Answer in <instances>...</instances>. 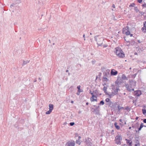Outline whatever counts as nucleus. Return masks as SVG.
<instances>
[{"label": "nucleus", "instance_id": "nucleus-9", "mask_svg": "<svg viewBox=\"0 0 146 146\" xmlns=\"http://www.w3.org/2000/svg\"><path fill=\"white\" fill-rule=\"evenodd\" d=\"M130 85L132 88L134 87L136 85V82L133 80L129 81Z\"/></svg>", "mask_w": 146, "mask_h": 146}, {"label": "nucleus", "instance_id": "nucleus-13", "mask_svg": "<svg viewBox=\"0 0 146 146\" xmlns=\"http://www.w3.org/2000/svg\"><path fill=\"white\" fill-rule=\"evenodd\" d=\"M143 27L141 28V30L144 33H146V21H145L143 23Z\"/></svg>", "mask_w": 146, "mask_h": 146}, {"label": "nucleus", "instance_id": "nucleus-41", "mask_svg": "<svg viewBox=\"0 0 146 146\" xmlns=\"http://www.w3.org/2000/svg\"><path fill=\"white\" fill-rule=\"evenodd\" d=\"M15 4L14 3H12L10 7L11 8Z\"/></svg>", "mask_w": 146, "mask_h": 146}, {"label": "nucleus", "instance_id": "nucleus-19", "mask_svg": "<svg viewBox=\"0 0 146 146\" xmlns=\"http://www.w3.org/2000/svg\"><path fill=\"white\" fill-rule=\"evenodd\" d=\"M115 127L116 128L117 130H119L120 129V127L118 125H117V123L115 122L114 124Z\"/></svg>", "mask_w": 146, "mask_h": 146}, {"label": "nucleus", "instance_id": "nucleus-23", "mask_svg": "<svg viewBox=\"0 0 146 146\" xmlns=\"http://www.w3.org/2000/svg\"><path fill=\"white\" fill-rule=\"evenodd\" d=\"M29 61L26 60V61H23V63L22 64V66H23L25 65L27 63H29Z\"/></svg>", "mask_w": 146, "mask_h": 146}, {"label": "nucleus", "instance_id": "nucleus-38", "mask_svg": "<svg viewBox=\"0 0 146 146\" xmlns=\"http://www.w3.org/2000/svg\"><path fill=\"white\" fill-rule=\"evenodd\" d=\"M108 46V45L107 44H104L103 45V46L104 47V48H105V47H107V46Z\"/></svg>", "mask_w": 146, "mask_h": 146}, {"label": "nucleus", "instance_id": "nucleus-18", "mask_svg": "<svg viewBox=\"0 0 146 146\" xmlns=\"http://www.w3.org/2000/svg\"><path fill=\"white\" fill-rule=\"evenodd\" d=\"M126 143L127 144H129L130 146H131L132 145V141H130V140L127 139H126Z\"/></svg>", "mask_w": 146, "mask_h": 146}, {"label": "nucleus", "instance_id": "nucleus-62", "mask_svg": "<svg viewBox=\"0 0 146 146\" xmlns=\"http://www.w3.org/2000/svg\"><path fill=\"white\" fill-rule=\"evenodd\" d=\"M68 72V70H66V72Z\"/></svg>", "mask_w": 146, "mask_h": 146}, {"label": "nucleus", "instance_id": "nucleus-10", "mask_svg": "<svg viewBox=\"0 0 146 146\" xmlns=\"http://www.w3.org/2000/svg\"><path fill=\"white\" fill-rule=\"evenodd\" d=\"M110 71L106 70V72H105L104 73V76H105L106 77H107L109 78H111V74L110 73Z\"/></svg>", "mask_w": 146, "mask_h": 146}, {"label": "nucleus", "instance_id": "nucleus-63", "mask_svg": "<svg viewBox=\"0 0 146 146\" xmlns=\"http://www.w3.org/2000/svg\"><path fill=\"white\" fill-rule=\"evenodd\" d=\"M36 79L35 80V81H34V82H36Z\"/></svg>", "mask_w": 146, "mask_h": 146}, {"label": "nucleus", "instance_id": "nucleus-31", "mask_svg": "<svg viewBox=\"0 0 146 146\" xmlns=\"http://www.w3.org/2000/svg\"><path fill=\"white\" fill-rule=\"evenodd\" d=\"M134 10L135 11L136 13H137L139 11L138 9L137 8V7H135L134 8Z\"/></svg>", "mask_w": 146, "mask_h": 146}, {"label": "nucleus", "instance_id": "nucleus-58", "mask_svg": "<svg viewBox=\"0 0 146 146\" xmlns=\"http://www.w3.org/2000/svg\"><path fill=\"white\" fill-rule=\"evenodd\" d=\"M138 145L137 144H135V146H137Z\"/></svg>", "mask_w": 146, "mask_h": 146}, {"label": "nucleus", "instance_id": "nucleus-14", "mask_svg": "<svg viewBox=\"0 0 146 146\" xmlns=\"http://www.w3.org/2000/svg\"><path fill=\"white\" fill-rule=\"evenodd\" d=\"M117 103H113L111 106V108L112 110H115L117 108Z\"/></svg>", "mask_w": 146, "mask_h": 146}, {"label": "nucleus", "instance_id": "nucleus-22", "mask_svg": "<svg viewBox=\"0 0 146 146\" xmlns=\"http://www.w3.org/2000/svg\"><path fill=\"white\" fill-rule=\"evenodd\" d=\"M80 87L81 86L80 85L78 86H77V88L78 89V92H83V91L82 90H81L80 89Z\"/></svg>", "mask_w": 146, "mask_h": 146}, {"label": "nucleus", "instance_id": "nucleus-40", "mask_svg": "<svg viewBox=\"0 0 146 146\" xmlns=\"http://www.w3.org/2000/svg\"><path fill=\"white\" fill-rule=\"evenodd\" d=\"M142 1V0H138V2L139 3H141Z\"/></svg>", "mask_w": 146, "mask_h": 146}, {"label": "nucleus", "instance_id": "nucleus-28", "mask_svg": "<svg viewBox=\"0 0 146 146\" xmlns=\"http://www.w3.org/2000/svg\"><path fill=\"white\" fill-rule=\"evenodd\" d=\"M124 39H125V41H126V42L128 43H129V44H128L127 45L128 46H129L131 44V42L130 41H129V40H126V37H124Z\"/></svg>", "mask_w": 146, "mask_h": 146}, {"label": "nucleus", "instance_id": "nucleus-8", "mask_svg": "<svg viewBox=\"0 0 146 146\" xmlns=\"http://www.w3.org/2000/svg\"><path fill=\"white\" fill-rule=\"evenodd\" d=\"M122 83V80L121 79H117L116 81L115 82V85L114 86L116 87H119V88L120 87V85H121Z\"/></svg>", "mask_w": 146, "mask_h": 146}, {"label": "nucleus", "instance_id": "nucleus-54", "mask_svg": "<svg viewBox=\"0 0 146 146\" xmlns=\"http://www.w3.org/2000/svg\"><path fill=\"white\" fill-rule=\"evenodd\" d=\"M129 35H130V36L131 37V36H133V34H129Z\"/></svg>", "mask_w": 146, "mask_h": 146}, {"label": "nucleus", "instance_id": "nucleus-35", "mask_svg": "<svg viewBox=\"0 0 146 146\" xmlns=\"http://www.w3.org/2000/svg\"><path fill=\"white\" fill-rule=\"evenodd\" d=\"M135 4L134 3H133L129 5V7H134V6L135 5Z\"/></svg>", "mask_w": 146, "mask_h": 146}, {"label": "nucleus", "instance_id": "nucleus-45", "mask_svg": "<svg viewBox=\"0 0 146 146\" xmlns=\"http://www.w3.org/2000/svg\"><path fill=\"white\" fill-rule=\"evenodd\" d=\"M112 7H113V8H115V6L114 4H113L112 5Z\"/></svg>", "mask_w": 146, "mask_h": 146}, {"label": "nucleus", "instance_id": "nucleus-61", "mask_svg": "<svg viewBox=\"0 0 146 146\" xmlns=\"http://www.w3.org/2000/svg\"><path fill=\"white\" fill-rule=\"evenodd\" d=\"M81 113V111H79V112H78V113Z\"/></svg>", "mask_w": 146, "mask_h": 146}, {"label": "nucleus", "instance_id": "nucleus-16", "mask_svg": "<svg viewBox=\"0 0 146 146\" xmlns=\"http://www.w3.org/2000/svg\"><path fill=\"white\" fill-rule=\"evenodd\" d=\"M90 100L91 102H94V101H97L96 97L94 95H93L92 97L90 98Z\"/></svg>", "mask_w": 146, "mask_h": 146}, {"label": "nucleus", "instance_id": "nucleus-32", "mask_svg": "<svg viewBox=\"0 0 146 146\" xmlns=\"http://www.w3.org/2000/svg\"><path fill=\"white\" fill-rule=\"evenodd\" d=\"M52 111L50 110H49L48 111H47L46 112V114H49Z\"/></svg>", "mask_w": 146, "mask_h": 146}, {"label": "nucleus", "instance_id": "nucleus-36", "mask_svg": "<svg viewBox=\"0 0 146 146\" xmlns=\"http://www.w3.org/2000/svg\"><path fill=\"white\" fill-rule=\"evenodd\" d=\"M76 142L77 144H79V145H80L81 143V142L78 140H76Z\"/></svg>", "mask_w": 146, "mask_h": 146}, {"label": "nucleus", "instance_id": "nucleus-24", "mask_svg": "<svg viewBox=\"0 0 146 146\" xmlns=\"http://www.w3.org/2000/svg\"><path fill=\"white\" fill-rule=\"evenodd\" d=\"M144 126V125L143 123H141L140 125V126L139 128H138V129L139 131H140L141 130L142 128Z\"/></svg>", "mask_w": 146, "mask_h": 146}, {"label": "nucleus", "instance_id": "nucleus-26", "mask_svg": "<svg viewBox=\"0 0 146 146\" xmlns=\"http://www.w3.org/2000/svg\"><path fill=\"white\" fill-rule=\"evenodd\" d=\"M103 79L104 80V81H108L109 80V79H110V78H109L108 77H105V76H104L103 77Z\"/></svg>", "mask_w": 146, "mask_h": 146}, {"label": "nucleus", "instance_id": "nucleus-43", "mask_svg": "<svg viewBox=\"0 0 146 146\" xmlns=\"http://www.w3.org/2000/svg\"><path fill=\"white\" fill-rule=\"evenodd\" d=\"M143 121L144 123H146V119H144Z\"/></svg>", "mask_w": 146, "mask_h": 146}, {"label": "nucleus", "instance_id": "nucleus-6", "mask_svg": "<svg viewBox=\"0 0 146 146\" xmlns=\"http://www.w3.org/2000/svg\"><path fill=\"white\" fill-rule=\"evenodd\" d=\"M127 90L129 92H131V91H134L133 88L130 85V84H126L125 86Z\"/></svg>", "mask_w": 146, "mask_h": 146}, {"label": "nucleus", "instance_id": "nucleus-7", "mask_svg": "<svg viewBox=\"0 0 146 146\" xmlns=\"http://www.w3.org/2000/svg\"><path fill=\"white\" fill-rule=\"evenodd\" d=\"M94 107H96V108L95 109H94V110H93L92 111L95 113L96 115H98L100 113V109L99 106H94Z\"/></svg>", "mask_w": 146, "mask_h": 146}, {"label": "nucleus", "instance_id": "nucleus-1", "mask_svg": "<svg viewBox=\"0 0 146 146\" xmlns=\"http://www.w3.org/2000/svg\"><path fill=\"white\" fill-rule=\"evenodd\" d=\"M112 91L109 94H108L110 98L113 96H114L118 94V92L120 91L119 87H116L114 86L112 88Z\"/></svg>", "mask_w": 146, "mask_h": 146}, {"label": "nucleus", "instance_id": "nucleus-33", "mask_svg": "<svg viewBox=\"0 0 146 146\" xmlns=\"http://www.w3.org/2000/svg\"><path fill=\"white\" fill-rule=\"evenodd\" d=\"M104 104V101L103 100H102L99 103L98 105H100L101 104L102 105H103Z\"/></svg>", "mask_w": 146, "mask_h": 146}, {"label": "nucleus", "instance_id": "nucleus-46", "mask_svg": "<svg viewBox=\"0 0 146 146\" xmlns=\"http://www.w3.org/2000/svg\"><path fill=\"white\" fill-rule=\"evenodd\" d=\"M90 93L92 95H93V93L91 92V90H90Z\"/></svg>", "mask_w": 146, "mask_h": 146}, {"label": "nucleus", "instance_id": "nucleus-51", "mask_svg": "<svg viewBox=\"0 0 146 146\" xmlns=\"http://www.w3.org/2000/svg\"><path fill=\"white\" fill-rule=\"evenodd\" d=\"M129 108L128 107H127V108H125V109L127 110H128L129 109Z\"/></svg>", "mask_w": 146, "mask_h": 146}, {"label": "nucleus", "instance_id": "nucleus-2", "mask_svg": "<svg viewBox=\"0 0 146 146\" xmlns=\"http://www.w3.org/2000/svg\"><path fill=\"white\" fill-rule=\"evenodd\" d=\"M115 49L116 54L119 57L123 58L125 56V54L121 48L117 47Z\"/></svg>", "mask_w": 146, "mask_h": 146}, {"label": "nucleus", "instance_id": "nucleus-64", "mask_svg": "<svg viewBox=\"0 0 146 146\" xmlns=\"http://www.w3.org/2000/svg\"><path fill=\"white\" fill-rule=\"evenodd\" d=\"M138 42H139V43H140V40H138Z\"/></svg>", "mask_w": 146, "mask_h": 146}, {"label": "nucleus", "instance_id": "nucleus-44", "mask_svg": "<svg viewBox=\"0 0 146 146\" xmlns=\"http://www.w3.org/2000/svg\"><path fill=\"white\" fill-rule=\"evenodd\" d=\"M80 92H78V91L77 92V93H76L77 95H78V96L79 95H80Z\"/></svg>", "mask_w": 146, "mask_h": 146}, {"label": "nucleus", "instance_id": "nucleus-50", "mask_svg": "<svg viewBox=\"0 0 146 146\" xmlns=\"http://www.w3.org/2000/svg\"><path fill=\"white\" fill-rule=\"evenodd\" d=\"M81 137L80 136H79L78 137V140H80L81 138Z\"/></svg>", "mask_w": 146, "mask_h": 146}, {"label": "nucleus", "instance_id": "nucleus-21", "mask_svg": "<svg viewBox=\"0 0 146 146\" xmlns=\"http://www.w3.org/2000/svg\"><path fill=\"white\" fill-rule=\"evenodd\" d=\"M86 144L88 145V146H91L92 143L90 141H87L86 142Z\"/></svg>", "mask_w": 146, "mask_h": 146}, {"label": "nucleus", "instance_id": "nucleus-55", "mask_svg": "<svg viewBox=\"0 0 146 146\" xmlns=\"http://www.w3.org/2000/svg\"><path fill=\"white\" fill-rule=\"evenodd\" d=\"M71 102L72 104L74 103V101H71Z\"/></svg>", "mask_w": 146, "mask_h": 146}, {"label": "nucleus", "instance_id": "nucleus-4", "mask_svg": "<svg viewBox=\"0 0 146 146\" xmlns=\"http://www.w3.org/2000/svg\"><path fill=\"white\" fill-rule=\"evenodd\" d=\"M122 137L120 135H117L115 137V141L116 143L117 144L120 145L121 144V141L122 140Z\"/></svg>", "mask_w": 146, "mask_h": 146}, {"label": "nucleus", "instance_id": "nucleus-3", "mask_svg": "<svg viewBox=\"0 0 146 146\" xmlns=\"http://www.w3.org/2000/svg\"><path fill=\"white\" fill-rule=\"evenodd\" d=\"M95 39L97 42V44L98 45L101 46L102 44V42L104 40L103 38L102 37H99V35H96L94 37Z\"/></svg>", "mask_w": 146, "mask_h": 146}, {"label": "nucleus", "instance_id": "nucleus-11", "mask_svg": "<svg viewBox=\"0 0 146 146\" xmlns=\"http://www.w3.org/2000/svg\"><path fill=\"white\" fill-rule=\"evenodd\" d=\"M75 145L74 141H71L67 142L66 144V146H74Z\"/></svg>", "mask_w": 146, "mask_h": 146}, {"label": "nucleus", "instance_id": "nucleus-39", "mask_svg": "<svg viewBox=\"0 0 146 146\" xmlns=\"http://www.w3.org/2000/svg\"><path fill=\"white\" fill-rule=\"evenodd\" d=\"M70 125L71 126H73L74 124V122H71L70 123Z\"/></svg>", "mask_w": 146, "mask_h": 146}, {"label": "nucleus", "instance_id": "nucleus-47", "mask_svg": "<svg viewBox=\"0 0 146 146\" xmlns=\"http://www.w3.org/2000/svg\"><path fill=\"white\" fill-rule=\"evenodd\" d=\"M144 19L146 20V15L144 16Z\"/></svg>", "mask_w": 146, "mask_h": 146}, {"label": "nucleus", "instance_id": "nucleus-27", "mask_svg": "<svg viewBox=\"0 0 146 146\" xmlns=\"http://www.w3.org/2000/svg\"><path fill=\"white\" fill-rule=\"evenodd\" d=\"M107 88L106 87L104 86L103 88V90L104 91V92L106 93V94H108L107 93V92H106L107 91Z\"/></svg>", "mask_w": 146, "mask_h": 146}, {"label": "nucleus", "instance_id": "nucleus-34", "mask_svg": "<svg viewBox=\"0 0 146 146\" xmlns=\"http://www.w3.org/2000/svg\"><path fill=\"white\" fill-rule=\"evenodd\" d=\"M110 100L108 98H106L105 100V101L106 102H108L110 101Z\"/></svg>", "mask_w": 146, "mask_h": 146}, {"label": "nucleus", "instance_id": "nucleus-20", "mask_svg": "<svg viewBox=\"0 0 146 146\" xmlns=\"http://www.w3.org/2000/svg\"><path fill=\"white\" fill-rule=\"evenodd\" d=\"M49 109L50 110L52 111L53 109V105L52 104H50L49 105Z\"/></svg>", "mask_w": 146, "mask_h": 146}, {"label": "nucleus", "instance_id": "nucleus-42", "mask_svg": "<svg viewBox=\"0 0 146 146\" xmlns=\"http://www.w3.org/2000/svg\"><path fill=\"white\" fill-rule=\"evenodd\" d=\"M139 13L141 14V15H143V14H144L145 13H144L143 12L139 11Z\"/></svg>", "mask_w": 146, "mask_h": 146}, {"label": "nucleus", "instance_id": "nucleus-5", "mask_svg": "<svg viewBox=\"0 0 146 146\" xmlns=\"http://www.w3.org/2000/svg\"><path fill=\"white\" fill-rule=\"evenodd\" d=\"M122 32L123 34H125L127 35H128L130 34L128 27L126 26L125 28H123L122 29Z\"/></svg>", "mask_w": 146, "mask_h": 146}, {"label": "nucleus", "instance_id": "nucleus-59", "mask_svg": "<svg viewBox=\"0 0 146 146\" xmlns=\"http://www.w3.org/2000/svg\"><path fill=\"white\" fill-rule=\"evenodd\" d=\"M96 91H97V90H96L95 91H94V92L95 93H96Z\"/></svg>", "mask_w": 146, "mask_h": 146}, {"label": "nucleus", "instance_id": "nucleus-37", "mask_svg": "<svg viewBox=\"0 0 146 146\" xmlns=\"http://www.w3.org/2000/svg\"><path fill=\"white\" fill-rule=\"evenodd\" d=\"M135 143H136L138 145H140L139 141L138 140H137L136 141Z\"/></svg>", "mask_w": 146, "mask_h": 146}, {"label": "nucleus", "instance_id": "nucleus-29", "mask_svg": "<svg viewBox=\"0 0 146 146\" xmlns=\"http://www.w3.org/2000/svg\"><path fill=\"white\" fill-rule=\"evenodd\" d=\"M121 78H122V79L123 80L127 79V78L126 77V76L124 74H123L122 75Z\"/></svg>", "mask_w": 146, "mask_h": 146}, {"label": "nucleus", "instance_id": "nucleus-15", "mask_svg": "<svg viewBox=\"0 0 146 146\" xmlns=\"http://www.w3.org/2000/svg\"><path fill=\"white\" fill-rule=\"evenodd\" d=\"M134 94L136 96H138L140 95L141 94V92L140 90H137L134 92Z\"/></svg>", "mask_w": 146, "mask_h": 146}, {"label": "nucleus", "instance_id": "nucleus-12", "mask_svg": "<svg viewBox=\"0 0 146 146\" xmlns=\"http://www.w3.org/2000/svg\"><path fill=\"white\" fill-rule=\"evenodd\" d=\"M118 72L117 71L115 70L114 69H112L111 72V76H115L117 74Z\"/></svg>", "mask_w": 146, "mask_h": 146}, {"label": "nucleus", "instance_id": "nucleus-60", "mask_svg": "<svg viewBox=\"0 0 146 146\" xmlns=\"http://www.w3.org/2000/svg\"><path fill=\"white\" fill-rule=\"evenodd\" d=\"M134 54L135 55H137V52H135V53H134Z\"/></svg>", "mask_w": 146, "mask_h": 146}, {"label": "nucleus", "instance_id": "nucleus-49", "mask_svg": "<svg viewBox=\"0 0 146 146\" xmlns=\"http://www.w3.org/2000/svg\"><path fill=\"white\" fill-rule=\"evenodd\" d=\"M83 38H84V40H85V35L84 34L83 35Z\"/></svg>", "mask_w": 146, "mask_h": 146}, {"label": "nucleus", "instance_id": "nucleus-52", "mask_svg": "<svg viewBox=\"0 0 146 146\" xmlns=\"http://www.w3.org/2000/svg\"><path fill=\"white\" fill-rule=\"evenodd\" d=\"M38 80H39V81H40L41 80V79L40 78H38Z\"/></svg>", "mask_w": 146, "mask_h": 146}, {"label": "nucleus", "instance_id": "nucleus-48", "mask_svg": "<svg viewBox=\"0 0 146 146\" xmlns=\"http://www.w3.org/2000/svg\"><path fill=\"white\" fill-rule=\"evenodd\" d=\"M119 121L122 122V121H123V120L122 119H120L119 120Z\"/></svg>", "mask_w": 146, "mask_h": 146}, {"label": "nucleus", "instance_id": "nucleus-25", "mask_svg": "<svg viewBox=\"0 0 146 146\" xmlns=\"http://www.w3.org/2000/svg\"><path fill=\"white\" fill-rule=\"evenodd\" d=\"M113 103L111 101H110L107 103V105L111 107Z\"/></svg>", "mask_w": 146, "mask_h": 146}, {"label": "nucleus", "instance_id": "nucleus-17", "mask_svg": "<svg viewBox=\"0 0 146 146\" xmlns=\"http://www.w3.org/2000/svg\"><path fill=\"white\" fill-rule=\"evenodd\" d=\"M146 106H144L143 107V108L142 110V111L143 114L145 115H146V110L145 109Z\"/></svg>", "mask_w": 146, "mask_h": 146}, {"label": "nucleus", "instance_id": "nucleus-57", "mask_svg": "<svg viewBox=\"0 0 146 146\" xmlns=\"http://www.w3.org/2000/svg\"><path fill=\"white\" fill-rule=\"evenodd\" d=\"M138 118V117H136V119L137 120Z\"/></svg>", "mask_w": 146, "mask_h": 146}, {"label": "nucleus", "instance_id": "nucleus-30", "mask_svg": "<svg viewBox=\"0 0 146 146\" xmlns=\"http://www.w3.org/2000/svg\"><path fill=\"white\" fill-rule=\"evenodd\" d=\"M117 107L118 108V111H119L121 109L123 108V107H120L119 105L117 106Z\"/></svg>", "mask_w": 146, "mask_h": 146}, {"label": "nucleus", "instance_id": "nucleus-53", "mask_svg": "<svg viewBox=\"0 0 146 146\" xmlns=\"http://www.w3.org/2000/svg\"><path fill=\"white\" fill-rule=\"evenodd\" d=\"M78 135V133H76L75 134V136L76 137Z\"/></svg>", "mask_w": 146, "mask_h": 146}, {"label": "nucleus", "instance_id": "nucleus-56", "mask_svg": "<svg viewBox=\"0 0 146 146\" xmlns=\"http://www.w3.org/2000/svg\"><path fill=\"white\" fill-rule=\"evenodd\" d=\"M88 104H89V103H88V102H86V105H88Z\"/></svg>", "mask_w": 146, "mask_h": 146}]
</instances>
